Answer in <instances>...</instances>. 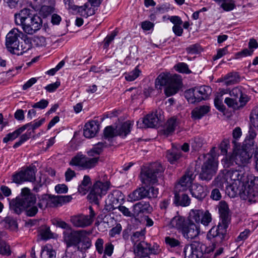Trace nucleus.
<instances>
[{"mask_svg": "<svg viewBox=\"0 0 258 258\" xmlns=\"http://www.w3.org/2000/svg\"><path fill=\"white\" fill-rule=\"evenodd\" d=\"M29 9H23L18 14H15V22L21 26L23 31L27 34L32 35L38 31L42 26V19L33 15Z\"/></svg>", "mask_w": 258, "mask_h": 258, "instance_id": "nucleus-1", "label": "nucleus"}, {"mask_svg": "<svg viewBox=\"0 0 258 258\" xmlns=\"http://www.w3.org/2000/svg\"><path fill=\"white\" fill-rule=\"evenodd\" d=\"M182 81L179 75H172L169 73H162L155 80V87L161 89L163 86H166L164 93L166 96L169 97L176 94L181 87Z\"/></svg>", "mask_w": 258, "mask_h": 258, "instance_id": "nucleus-2", "label": "nucleus"}, {"mask_svg": "<svg viewBox=\"0 0 258 258\" xmlns=\"http://www.w3.org/2000/svg\"><path fill=\"white\" fill-rule=\"evenodd\" d=\"M164 168L159 163H154L151 166L142 169L140 173L141 182L145 184H158L163 180Z\"/></svg>", "mask_w": 258, "mask_h": 258, "instance_id": "nucleus-3", "label": "nucleus"}, {"mask_svg": "<svg viewBox=\"0 0 258 258\" xmlns=\"http://www.w3.org/2000/svg\"><path fill=\"white\" fill-rule=\"evenodd\" d=\"M91 232L86 230L65 231L63 233V239L66 245V251H71L73 247L79 245L84 240H91L88 236Z\"/></svg>", "mask_w": 258, "mask_h": 258, "instance_id": "nucleus-4", "label": "nucleus"}, {"mask_svg": "<svg viewBox=\"0 0 258 258\" xmlns=\"http://www.w3.org/2000/svg\"><path fill=\"white\" fill-rule=\"evenodd\" d=\"M22 35V32L17 28H13L6 35V46L11 53L21 55L29 49V48H27L22 44L20 45L19 39Z\"/></svg>", "mask_w": 258, "mask_h": 258, "instance_id": "nucleus-5", "label": "nucleus"}, {"mask_svg": "<svg viewBox=\"0 0 258 258\" xmlns=\"http://www.w3.org/2000/svg\"><path fill=\"white\" fill-rule=\"evenodd\" d=\"M230 97L225 99V103L230 108L234 110L243 107L249 101L248 96L245 93V89L238 86L229 91Z\"/></svg>", "mask_w": 258, "mask_h": 258, "instance_id": "nucleus-6", "label": "nucleus"}, {"mask_svg": "<svg viewBox=\"0 0 258 258\" xmlns=\"http://www.w3.org/2000/svg\"><path fill=\"white\" fill-rule=\"evenodd\" d=\"M104 177L106 179H99L93 184L88 196L92 202L97 205L99 204V201L106 194L110 186V182L107 180L106 176L105 175Z\"/></svg>", "mask_w": 258, "mask_h": 258, "instance_id": "nucleus-7", "label": "nucleus"}, {"mask_svg": "<svg viewBox=\"0 0 258 258\" xmlns=\"http://www.w3.org/2000/svg\"><path fill=\"white\" fill-rule=\"evenodd\" d=\"M225 170L230 182V188L233 191L234 193L236 194L238 188L241 185H244L245 179V173L243 170L239 169Z\"/></svg>", "mask_w": 258, "mask_h": 258, "instance_id": "nucleus-8", "label": "nucleus"}, {"mask_svg": "<svg viewBox=\"0 0 258 258\" xmlns=\"http://www.w3.org/2000/svg\"><path fill=\"white\" fill-rule=\"evenodd\" d=\"M53 204V206H61L70 202L72 199V196H52L51 195H43L38 203V206L41 209L46 208L48 204V200Z\"/></svg>", "mask_w": 258, "mask_h": 258, "instance_id": "nucleus-9", "label": "nucleus"}, {"mask_svg": "<svg viewBox=\"0 0 258 258\" xmlns=\"http://www.w3.org/2000/svg\"><path fill=\"white\" fill-rule=\"evenodd\" d=\"M218 168V163L215 159L210 156L204 163L200 174V178L202 180L210 181L216 173Z\"/></svg>", "mask_w": 258, "mask_h": 258, "instance_id": "nucleus-10", "label": "nucleus"}, {"mask_svg": "<svg viewBox=\"0 0 258 258\" xmlns=\"http://www.w3.org/2000/svg\"><path fill=\"white\" fill-rule=\"evenodd\" d=\"M99 159V156H93L91 158L84 155H78L72 159L70 164L79 166L85 169H91L98 164Z\"/></svg>", "mask_w": 258, "mask_h": 258, "instance_id": "nucleus-11", "label": "nucleus"}, {"mask_svg": "<svg viewBox=\"0 0 258 258\" xmlns=\"http://www.w3.org/2000/svg\"><path fill=\"white\" fill-rule=\"evenodd\" d=\"M133 124L131 121H126L116 131L111 126H108L104 130V137L105 139L112 138L117 135L125 137L131 132Z\"/></svg>", "mask_w": 258, "mask_h": 258, "instance_id": "nucleus-12", "label": "nucleus"}, {"mask_svg": "<svg viewBox=\"0 0 258 258\" xmlns=\"http://www.w3.org/2000/svg\"><path fill=\"white\" fill-rule=\"evenodd\" d=\"M63 3L67 9L73 11H77L81 16L85 18L92 16L95 13V9L89 7V4L88 3H85L82 6L75 5L74 0H63Z\"/></svg>", "mask_w": 258, "mask_h": 258, "instance_id": "nucleus-13", "label": "nucleus"}, {"mask_svg": "<svg viewBox=\"0 0 258 258\" xmlns=\"http://www.w3.org/2000/svg\"><path fill=\"white\" fill-rule=\"evenodd\" d=\"M104 241L102 238H97L95 242L96 251L98 254H103L101 258H111L114 251V245L111 242H107L104 248Z\"/></svg>", "mask_w": 258, "mask_h": 258, "instance_id": "nucleus-14", "label": "nucleus"}, {"mask_svg": "<svg viewBox=\"0 0 258 258\" xmlns=\"http://www.w3.org/2000/svg\"><path fill=\"white\" fill-rule=\"evenodd\" d=\"M195 170L193 168H188L185 174L180 178L176 185V190H184L191 186V183L196 177Z\"/></svg>", "mask_w": 258, "mask_h": 258, "instance_id": "nucleus-15", "label": "nucleus"}, {"mask_svg": "<svg viewBox=\"0 0 258 258\" xmlns=\"http://www.w3.org/2000/svg\"><path fill=\"white\" fill-rule=\"evenodd\" d=\"M233 151L236 164L239 166H245L249 162L251 156L245 149L237 146L234 147Z\"/></svg>", "mask_w": 258, "mask_h": 258, "instance_id": "nucleus-16", "label": "nucleus"}, {"mask_svg": "<svg viewBox=\"0 0 258 258\" xmlns=\"http://www.w3.org/2000/svg\"><path fill=\"white\" fill-rule=\"evenodd\" d=\"M91 240L85 241L79 245L73 247L71 251H66L71 258H84L86 256V251L91 246Z\"/></svg>", "mask_w": 258, "mask_h": 258, "instance_id": "nucleus-17", "label": "nucleus"}, {"mask_svg": "<svg viewBox=\"0 0 258 258\" xmlns=\"http://www.w3.org/2000/svg\"><path fill=\"white\" fill-rule=\"evenodd\" d=\"M123 199V196L120 191H113L107 196V198L105 201V209L111 211L117 209L119 205V200H122Z\"/></svg>", "mask_w": 258, "mask_h": 258, "instance_id": "nucleus-18", "label": "nucleus"}, {"mask_svg": "<svg viewBox=\"0 0 258 258\" xmlns=\"http://www.w3.org/2000/svg\"><path fill=\"white\" fill-rule=\"evenodd\" d=\"M180 232L185 239L191 240L198 236L200 228L196 224L188 221Z\"/></svg>", "mask_w": 258, "mask_h": 258, "instance_id": "nucleus-19", "label": "nucleus"}, {"mask_svg": "<svg viewBox=\"0 0 258 258\" xmlns=\"http://www.w3.org/2000/svg\"><path fill=\"white\" fill-rule=\"evenodd\" d=\"M191 252L188 258H201L204 254L209 252L207 251V246L198 241H193L190 245Z\"/></svg>", "mask_w": 258, "mask_h": 258, "instance_id": "nucleus-20", "label": "nucleus"}, {"mask_svg": "<svg viewBox=\"0 0 258 258\" xmlns=\"http://www.w3.org/2000/svg\"><path fill=\"white\" fill-rule=\"evenodd\" d=\"M190 191L192 196L199 201L203 200L209 193L207 185H202L199 183L192 184Z\"/></svg>", "mask_w": 258, "mask_h": 258, "instance_id": "nucleus-21", "label": "nucleus"}, {"mask_svg": "<svg viewBox=\"0 0 258 258\" xmlns=\"http://www.w3.org/2000/svg\"><path fill=\"white\" fill-rule=\"evenodd\" d=\"M18 198L26 209L34 205L36 201L35 196L31 193L30 190L27 187L22 189L21 196Z\"/></svg>", "mask_w": 258, "mask_h": 258, "instance_id": "nucleus-22", "label": "nucleus"}, {"mask_svg": "<svg viewBox=\"0 0 258 258\" xmlns=\"http://www.w3.org/2000/svg\"><path fill=\"white\" fill-rule=\"evenodd\" d=\"M212 186L219 188L220 190H223L224 186L230 187L229 178L227 176L226 170H224L219 173L218 175L212 182Z\"/></svg>", "mask_w": 258, "mask_h": 258, "instance_id": "nucleus-23", "label": "nucleus"}, {"mask_svg": "<svg viewBox=\"0 0 258 258\" xmlns=\"http://www.w3.org/2000/svg\"><path fill=\"white\" fill-rule=\"evenodd\" d=\"M218 208L221 222L223 223L225 227H228L230 222L229 209L228 204L224 201H222L219 204Z\"/></svg>", "mask_w": 258, "mask_h": 258, "instance_id": "nucleus-24", "label": "nucleus"}, {"mask_svg": "<svg viewBox=\"0 0 258 258\" xmlns=\"http://www.w3.org/2000/svg\"><path fill=\"white\" fill-rule=\"evenodd\" d=\"M71 221L76 227L84 228L91 225V221L88 218V215L79 214L71 217Z\"/></svg>", "mask_w": 258, "mask_h": 258, "instance_id": "nucleus-25", "label": "nucleus"}, {"mask_svg": "<svg viewBox=\"0 0 258 258\" xmlns=\"http://www.w3.org/2000/svg\"><path fill=\"white\" fill-rule=\"evenodd\" d=\"M152 211V207L148 202H139L133 206V214L136 216L141 214L150 213Z\"/></svg>", "mask_w": 258, "mask_h": 258, "instance_id": "nucleus-26", "label": "nucleus"}, {"mask_svg": "<svg viewBox=\"0 0 258 258\" xmlns=\"http://www.w3.org/2000/svg\"><path fill=\"white\" fill-rule=\"evenodd\" d=\"M228 227H225L222 222H220L217 226L213 227L208 232L210 237H217L221 240L224 238Z\"/></svg>", "mask_w": 258, "mask_h": 258, "instance_id": "nucleus-27", "label": "nucleus"}, {"mask_svg": "<svg viewBox=\"0 0 258 258\" xmlns=\"http://www.w3.org/2000/svg\"><path fill=\"white\" fill-rule=\"evenodd\" d=\"M99 129L98 122L92 120L86 123L84 128V135L87 138L94 137Z\"/></svg>", "mask_w": 258, "mask_h": 258, "instance_id": "nucleus-28", "label": "nucleus"}, {"mask_svg": "<svg viewBox=\"0 0 258 258\" xmlns=\"http://www.w3.org/2000/svg\"><path fill=\"white\" fill-rule=\"evenodd\" d=\"M143 125H139V122H137L138 127H154L158 124L159 118L157 115L154 113L149 114L142 120Z\"/></svg>", "mask_w": 258, "mask_h": 258, "instance_id": "nucleus-29", "label": "nucleus"}, {"mask_svg": "<svg viewBox=\"0 0 258 258\" xmlns=\"http://www.w3.org/2000/svg\"><path fill=\"white\" fill-rule=\"evenodd\" d=\"M195 93L198 102L208 98L212 92V89L208 86H202L200 87H195Z\"/></svg>", "mask_w": 258, "mask_h": 258, "instance_id": "nucleus-30", "label": "nucleus"}, {"mask_svg": "<svg viewBox=\"0 0 258 258\" xmlns=\"http://www.w3.org/2000/svg\"><path fill=\"white\" fill-rule=\"evenodd\" d=\"M244 199L248 200L249 202L258 201V189L244 186L243 191Z\"/></svg>", "mask_w": 258, "mask_h": 258, "instance_id": "nucleus-31", "label": "nucleus"}, {"mask_svg": "<svg viewBox=\"0 0 258 258\" xmlns=\"http://www.w3.org/2000/svg\"><path fill=\"white\" fill-rule=\"evenodd\" d=\"M174 204L177 206L186 207L189 205L190 199L188 196L185 194L175 193Z\"/></svg>", "mask_w": 258, "mask_h": 258, "instance_id": "nucleus-32", "label": "nucleus"}, {"mask_svg": "<svg viewBox=\"0 0 258 258\" xmlns=\"http://www.w3.org/2000/svg\"><path fill=\"white\" fill-rule=\"evenodd\" d=\"M147 190L146 187L142 186L137 188L131 193L128 197L132 202L139 201L147 198Z\"/></svg>", "mask_w": 258, "mask_h": 258, "instance_id": "nucleus-33", "label": "nucleus"}, {"mask_svg": "<svg viewBox=\"0 0 258 258\" xmlns=\"http://www.w3.org/2000/svg\"><path fill=\"white\" fill-rule=\"evenodd\" d=\"M210 108L208 105H202L196 107L191 111V117L194 119H200L208 113Z\"/></svg>", "mask_w": 258, "mask_h": 258, "instance_id": "nucleus-34", "label": "nucleus"}, {"mask_svg": "<svg viewBox=\"0 0 258 258\" xmlns=\"http://www.w3.org/2000/svg\"><path fill=\"white\" fill-rule=\"evenodd\" d=\"M134 251L135 254L138 256L144 257L149 254L148 250V243L145 241H140L137 244L134 245Z\"/></svg>", "mask_w": 258, "mask_h": 258, "instance_id": "nucleus-35", "label": "nucleus"}, {"mask_svg": "<svg viewBox=\"0 0 258 258\" xmlns=\"http://www.w3.org/2000/svg\"><path fill=\"white\" fill-rule=\"evenodd\" d=\"M188 222V221L186 220L184 217L178 215L171 219L170 225L172 227L177 229L180 232Z\"/></svg>", "mask_w": 258, "mask_h": 258, "instance_id": "nucleus-36", "label": "nucleus"}, {"mask_svg": "<svg viewBox=\"0 0 258 258\" xmlns=\"http://www.w3.org/2000/svg\"><path fill=\"white\" fill-rule=\"evenodd\" d=\"M178 125V121L176 118L172 117L169 119L165 124L163 130L164 134L167 136L171 135Z\"/></svg>", "mask_w": 258, "mask_h": 258, "instance_id": "nucleus-37", "label": "nucleus"}, {"mask_svg": "<svg viewBox=\"0 0 258 258\" xmlns=\"http://www.w3.org/2000/svg\"><path fill=\"white\" fill-rule=\"evenodd\" d=\"M29 124H26L12 133H10L3 139V142L7 143L9 141H12L16 139L22 132H23L28 126Z\"/></svg>", "mask_w": 258, "mask_h": 258, "instance_id": "nucleus-38", "label": "nucleus"}, {"mask_svg": "<svg viewBox=\"0 0 258 258\" xmlns=\"http://www.w3.org/2000/svg\"><path fill=\"white\" fill-rule=\"evenodd\" d=\"M107 146L105 142H99L95 145L93 147L87 152V154L90 157H93L95 155L98 156L103 151L104 148Z\"/></svg>", "mask_w": 258, "mask_h": 258, "instance_id": "nucleus-39", "label": "nucleus"}, {"mask_svg": "<svg viewBox=\"0 0 258 258\" xmlns=\"http://www.w3.org/2000/svg\"><path fill=\"white\" fill-rule=\"evenodd\" d=\"M218 5L226 12L234 10L235 7V3L234 0H214Z\"/></svg>", "mask_w": 258, "mask_h": 258, "instance_id": "nucleus-40", "label": "nucleus"}, {"mask_svg": "<svg viewBox=\"0 0 258 258\" xmlns=\"http://www.w3.org/2000/svg\"><path fill=\"white\" fill-rule=\"evenodd\" d=\"M55 256L56 252L51 245L46 244L42 247L41 252V258H55Z\"/></svg>", "mask_w": 258, "mask_h": 258, "instance_id": "nucleus-41", "label": "nucleus"}, {"mask_svg": "<svg viewBox=\"0 0 258 258\" xmlns=\"http://www.w3.org/2000/svg\"><path fill=\"white\" fill-rule=\"evenodd\" d=\"M35 167H29L23 170L25 181L33 182L35 180Z\"/></svg>", "mask_w": 258, "mask_h": 258, "instance_id": "nucleus-42", "label": "nucleus"}, {"mask_svg": "<svg viewBox=\"0 0 258 258\" xmlns=\"http://www.w3.org/2000/svg\"><path fill=\"white\" fill-rule=\"evenodd\" d=\"M181 151L176 149H172L167 152L166 157L170 163L173 164L181 157Z\"/></svg>", "mask_w": 258, "mask_h": 258, "instance_id": "nucleus-43", "label": "nucleus"}, {"mask_svg": "<svg viewBox=\"0 0 258 258\" xmlns=\"http://www.w3.org/2000/svg\"><path fill=\"white\" fill-rule=\"evenodd\" d=\"M10 205L11 209L17 214H21L26 209L18 198L12 201Z\"/></svg>", "mask_w": 258, "mask_h": 258, "instance_id": "nucleus-44", "label": "nucleus"}, {"mask_svg": "<svg viewBox=\"0 0 258 258\" xmlns=\"http://www.w3.org/2000/svg\"><path fill=\"white\" fill-rule=\"evenodd\" d=\"M91 184V182L90 177L88 175H85L81 183L78 186V191L80 193L86 194Z\"/></svg>", "mask_w": 258, "mask_h": 258, "instance_id": "nucleus-45", "label": "nucleus"}, {"mask_svg": "<svg viewBox=\"0 0 258 258\" xmlns=\"http://www.w3.org/2000/svg\"><path fill=\"white\" fill-rule=\"evenodd\" d=\"M12 252L10 245L0 238V254L9 256L11 255Z\"/></svg>", "mask_w": 258, "mask_h": 258, "instance_id": "nucleus-46", "label": "nucleus"}, {"mask_svg": "<svg viewBox=\"0 0 258 258\" xmlns=\"http://www.w3.org/2000/svg\"><path fill=\"white\" fill-rule=\"evenodd\" d=\"M203 213L204 211L202 210L192 209L189 212V217L190 220H194L197 223H200Z\"/></svg>", "mask_w": 258, "mask_h": 258, "instance_id": "nucleus-47", "label": "nucleus"}, {"mask_svg": "<svg viewBox=\"0 0 258 258\" xmlns=\"http://www.w3.org/2000/svg\"><path fill=\"white\" fill-rule=\"evenodd\" d=\"M244 186L258 189V177L250 175L247 176V180Z\"/></svg>", "mask_w": 258, "mask_h": 258, "instance_id": "nucleus-48", "label": "nucleus"}, {"mask_svg": "<svg viewBox=\"0 0 258 258\" xmlns=\"http://www.w3.org/2000/svg\"><path fill=\"white\" fill-rule=\"evenodd\" d=\"M165 243L171 248L180 247L181 245V241L179 239L171 236L165 237Z\"/></svg>", "mask_w": 258, "mask_h": 258, "instance_id": "nucleus-49", "label": "nucleus"}, {"mask_svg": "<svg viewBox=\"0 0 258 258\" xmlns=\"http://www.w3.org/2000/svg\"><path fill=\"white\" fill-rule=\"evenodd\" d=\"M195 91V88H191L185 91V97L187 99V101L190 103H195L197 102H198Z\"/></svg>", "mask_w": 258, "mask_h": 258, "instance_id": "nucleus-50", "label": "nucleus"}, {"mask_svg": "<svg viewBox=\"0 0 258 258\" xmlns=\"http://www.w3.org/2000/svg\"><path fill=\"white\" fill-rule=\"evenodd\" d=\"M222 163L224 166L228 168L235 163V155L234 152L232 154L227 155L222 160Z\"/></svg>", "mask_w": 258, "mask_h": 258, "instance_id": "nucleus-51", "label": "nucleus"}, {"mask_svg": "<svg viewBox=\"0 0 258 258\" xmlns=\"http://www.w3.org/2000/svg\"><path fill=\"white\" fill-rule=\"evenodd\" d=\"M225 80L226 84L229 85L238 82L239 81V77L236 73H231L226 76Z\"/></svg>", "mask_w": 258, "mask_h": 258, "instance_id": "nucleus-52", "label": "nucleus"}, {"mask_svg": "<svg viewBox=\"0 0 258 258\" xmlns=\"http://www.w3.org/2000/svg\"><path fill=\"white\" fill-rule=\"evenodd\" d=\"M140 73L141 71L136 67L131 72L124 74L125 79L128 81H134L139 76Z\"/></svg>", "mask_w": 258, "mask_h": 258, "instance_id": "nucleus-53", "label": "nucleus"}, {"mask_svg": "<svg viewBox=\"0 0 258 258\" xmlns=\"http://www.w3.org/2000/svg\"><path fill=\"white\" fill-rule=\"evenodd\" d=\"M39 234L43 240H47L52 237L49 227L47 226L42 227L40 229Z\"/></svg>", "mask_w": 258, "mask_h": 258, "instance_id": "nucleus-54", "label": "nucleus"}, {"mask_svg": "<svg viewBox=\"0 0 258 258\" xmlns=\"http://www.w3.org/2000/svg\"><path fill=\"white\" fill-rule=\"evenodd\" d=\"M144 234L142 232L137 231L131 236V240L134 245L137 244L140 241H144Z\"/></svg>", "mask_w": 258, "mask_h": 258, "instance_id": "nucleus-55", "label": "nucleus"}, {"mask_svg": "<svg viewBox=\"0 0 258 258\" xmlns=\"http://www.w3.org/2000/svg\"><path fill=\"white\" fill-rule=\"evenodd\" d=\"M118 31L116 30L113 31L110 34L108 35L104 39V48H107L110 44L114 39V38L117 35Z\"/></svg>", "mask_w": 258, "mask_h": 258, "instance_id": "nucleus-56", "label": "nucleus"}, {"mask_svg": "<svg viewBox=\"0 0 258 258\" xmlns=\"http://www.w3.org/2000/svg\"><path fill=\"white\" fill-rule=\"evenodd\" d=\"M147 198L149 199L156 198L159 194L158 188L151 186L150 187H146Z\"/></svg>", "mask_w": 258, "mask_h": 258, "instance_id": "nucleus-57", "label": "nucleus"}, {"mask_svg": "<svg viewBox=\"0 0 258 258\" xmlns=\"http://www.w3.org/2000/svg\"><path fill=\"white\" fill-rule=\"evenodd\" d=\"M34 45L38 47L45 46L46 45V38L42 36H35L33 38Z\"/></svg>", "mask_w": 258, "mask_h": 258, "instance_id": "nucleus-58", "label": "nucleus"}, {"mask_svg": "<svg viewBox=\"0 0 258 258\" xmlns=\"http://www.w3.org/2000/svg\"><path fill=\"white\" fill-rule=\"evenodd\" d=\"M242 132L240 127H237L233 131L232 136L234 139L232 143L234 147L240 146V144L237 142L236 140L240 138Z\"/></svg>", "mask_w": 258, "mask_h": 258, "instance_id": "nucleus-59", "label": "nucleus"}, {"mask_svg": "<svg viewBox=\"0 0 258 258\" xmlns=\"http://www.w3.org/2000/svg\"><path fill=\"white\" fill-rule=\"evenodd\" d=\"M175 67L176 71L181 73L188 74L191 72L188 69V65L184 62H179L176 64Z\"/></svg>", "mask_w": 258, "mask_h": 258, "instance_id": "nucleus-60", "label": "nucleus"}, {"mask_svg": "<svg viewBox=\"0 0 258 258\" xmlns=\"http://www.w3.org/2000/svg\"><path fill=\"white\" fill-rule=\"evenodd\" d=\"M212 217L211 214L208 211L204 212L201 218L200 223L205 226H207L211 222Z\"/></svg>", "mask_w": 258, "mask_h": 258, "instance_id": "nucleus-61", "label": "nucleus"}, {"mask_svg": "<svg viewBox=\"0 0 258 258\" xmlns=\"http://www.w3.org/2000/svg\"><path fill=\"white\" fill-rule=\"evenodd\" d=\"M23 176L24 175L23 174V170L16 173L12 176L13 181L17 184H20L23 182H25Z\"/></svg>", "mask_w": 258, "mask_h": 258, "instance_id": "nucleus-62", "label": "nucleus"}, {"mask_svg": "<svg viewBox=\"0 0 258 258\" xmlns=\"http://www.w3.org/2000/svg\"><path fill=\"white\" fill-rule=\"evenodd\" d=\"M148 250L149 254H158L161 252L159 245L157 243H154L153 245L148 243Z\"/></svg>", "mask_w": 258, "mask_h": 258, "instance_id": "nucleus-63", "label": "nucleus"}, {"mask_svg": "<svg viewBox=\"0 0 258 258\" xmlns=\"http://www.w3.org/2000/svg\"><path fill=\"white\" fill-rule=\"evenodd\" d=\"M229 141L228 139H224L221 143L219 149L221 150V153L223 154H226L227 153V149L229 147Z\"/></svg>", "mask_w": 258, "mask_h": 258, "instance_id": "nucleus-64", "label": "nucleus"}]
</instances>
